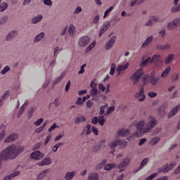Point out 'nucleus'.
I'll list each match as a JSON object with an SVG mask.
<instances>
[{"label":"nucleus","mask_w":180,"mask_h":180,"mask_svg":"<svg viewBox=\"0 0 180 180\" xmlns=\"http://www.w3.org/2000/svg\"><path fill=\"white\" fill-rule=\"evenodd\" d=\"M180 11V5L176 6L172 8V12H179Z\"/></svg>","instance_id":"obj_58"},{"label":"nucleus","mask_w":180,"mask_h":180,"mask_svg":"<svg viewBox=\"0 0 180 180\" xmlns=\"http://www.w3.org/2000/svg\"><path fill=\"white\" fill-rule=\"evenodd\" d=\"M171 46L169 44H166L165 45H158L157 46L158 50H168Z\"/></svg>","instance_id":"obj_36"},{"label":"nucleus","mask_w":180,"mask_h":180,"mask_svg":"<svg viewBox=\"0 0 180 180\" xmlns=\"http://www.w3.org/2000/svg\"><path fill=\"white\" fill-rule=\"evenodd\" d=\"M44 33L41 32L38 35L36 36V37L34 39V41H35V43H37V41H40V40H41V39H44Z\"/></svg>","instance_id":"obj_34"},{"label":"nucleus","mask_w":180,"mask_h":180,"mask_svg":"<svg viewBox=\"0 0 180 180\" xmlns=\"http://www.w3.org/2000/svg\"><path fill=\"white\" fill-rule=\"evenodd\" d=\"M115 70H116V65H115V63H112L110 70V75H113L115 74Z\"/></svg>","instance_id":"obj_47"},{"label":"nucleus","mask_w":180,"mask_h":180,"mask_svg":"<svg viewBox=\"0 0 180 180\" xmlns=\"http://www.w3.org/2000/svg\"><path fill=\"white\" fill-rule=\"evenodd\" d=\"M16 36H18V32L12 31L6 37V40H8V41L13 40V39H15V37H16Z\"/></svg>","instance_id":"obj_20"},{"label":"nucleus","mask_w":180,"mask_h":180,"mask_svg":"<svg viewBox=\"0 0 180 180\" xmlns=\"http://www.w3.org/2000/svg\"><path fill=\"white\" fill-rule=\"evenodd\" d=\"M107 29H109V24L108 25H104L101 27L100 32H99V37L102 36L106 32Z\"/></svg>","instance_id":"obj_28"},{"label":"nucleus","mask_w":180,"mask_h":180,"mask_svg":"<svg viewBox=\"0 0 180 180\" xmlns=\"http://www.w3.org/2000/svg\"><path fill=\"white\" fill-rule=\"evenodd\" d=\"M11 70V68L8 66H6L1 72V74H6L8 71Z\"/></svg>","instance_id":"obj_54"},{"label":"nucleus","mask_w":180,"mask_h":180,"mask_svg":"<svg viewBox=\"0 0 180 180\" xmlns=\"http://www.w3.org/2000/svg\"><path fill=\"white\" fill-rule=\"evenodd\" d=\"M68 32L70 36H74L75 34V27L74 25H70Z\"/></svg>","instance_id":"obj_41"},{"label":"nucleus","mask_w":180,"mask_h":180,"mask_svg":"<svg viewBox=\"0 0 180 180\" xmlns=\"http://www.w3.org/2000/svg\"><path fill=\"white\" fill-rule=\"evenodd\" d=\"M8 8V4L6 3H1L0 4V12H4Z\"/></svg>","instance_id":"obj_46"},{"label":"nucleus","mask_w":180,"mask_h":180,"mask_svg":"<svg viewBox=\"0 0 180 180\" xmlns=\"http://www.w3.org/2000/svg\"><path fill=\"white\" fill-rule=\"evenodd\" d=\"M148 95L150 98H155V96H157V93L151 91L149 92Z\"/></svg>","instance_id":"obj_62"},{"label":"nucleus","mask_w":180,"mask_h":180,"mask_svg":"<svg viewBox=\"0 0 180 180\" xmlns=\"http://www.w3.org/2000/svg\"><path fill=\"white\" fill-rule=\"evenodd\" d=\"M8 20V17L7 16H4L1 18L0 20V23L1 25H3V23H5Z\"/></svg>","instance_id":"obj_60"},{"label":"nucleus","mask_w":180,"mask_h":180,"mask_svg":"<svg viewBox=\"0 0 180 180\" xmlns=\"http://www.w3.org/2000/svg\"><path fill=\"white\" fill-rule=\"evenodd\" d=\"M130 159L129 158H124L122 162L117 166V169H120V172H123L124 168L129 165Z\"/></svg>","instance_id":"obj_8"},{"label":"nucleus","mask_w":180,"mask_h":180,"mask_svg":"<svg viewBox=\"0 0 180 180\" xmlns=\"http://www.w3.org/2000/svg\"><path fill=\"white\" fill-rule=\"evenodd\" d=\"M15 140H18V134H11L4 140V143H12Z\"/></svg>","instance_id":"obj_14"},{"label":"nucleus","mask_w":180,"mask_h":180,"mask_svg":"<svg viewBox=\"0 0 180 180\" xmlns=\"http://www.w3.org/2000/svg\"><path fill=\"white\" fill-rule=\"evenodd\" d=\"M117 146H120V147L123 148L127 146V142L123 140H117L111 143L110 144V150H112L111 154H115V148L117 147Z\"/></svg>","instance_id":"obj_3"},{"label":"nucleus","mask_w":180,"mask_h":180,"mask_svg":"<svg viewBox=\"0 0 180 180\" xmlns=\"http://www.w3.org/2000/svg\"><path fill=\"white\" fill-rule=\"evenodd\" d=\"M86 134H91V125L90 124H87L86 127Z\"/></svg>","instance_id":"obj_61"},{"label":"nucleus","mask_w":180,"mask_h":180,"mask_svg":"<svg viewBox=\"0 0 180 180\" xmlns=\"http://www.w3.org/2000/svg\"><path fill=\"white\" fill-rule=\"evenodd\" d=\"M95 44H96V41H94L86 49V52L89 53L91 51V49H94L95 47Z\"/></svg>","instance_id":"obj_43"},{"label":"nucleus","mask_w":180,"mask_h":180,"mask_svg":"<svg viewBox=\"0 0 180 180\" xmlns=\"http://www.w3.org/2000/svg\"><path fill=\"white\" fill-rule=\"evenodd\" d=\"M24 150L23 146H17L15 145L10 146L6 149H4L1 153H0V167L1 166L2 162L1 160H13V158H16L18 157V154H20Z\"/></svg>","instance_id":"obj_1"},{"label":"nucleus","mask_w":180,"mask_h":180,"mask_svg":"<svg viewBox=\"0 0 180 180\" xmlns=\"http://www.w3.org/2000/svg\"><path fill=\"white\" fill-rule=\"evenodd\" d=\"M26 106H27V104L26 103H25L22 107L20 108L19 112L17 114V117H20V116H22V113L23 112H25V108H26Z\"/></svg>","instance_id":"obj_33"},{"label":"nucleus","mask_w":180,"mask_h":180,"mask_svg":"<svg viewBox=\"0 0 180 180\" xmlns=\"http://www.w3.org/2000/svg\"><path fill=\"white\" fill-rule=\"evenodd\" d=\"M176 165V163L175 162L171 163L169 165H166L165 166H163L161 169H158L159 172H164L165 174L170 171V169H172Z\"/></svg>","instance_id":"obj_9"},{"label":"nucleus","mask_w":180,"mask_h":180,"mask_svg":"<svg viewBox=\"0 0 180 180\" xmlns=\"http://www.w3.org/2000/svg\"><path fill=\"white\" fill-rule=\"evenodd\" d=\"M153 41V36L148 37L147 39L144 41V43L142 44V47H146V46H148L150 43Z\"/></svg>","instance_id":"obj_35"},{"label":"nucleus","mask_w":180,"mask_h":180,"mask_svg":"<svg viewBox=\"0 0 180 180\" xmlns=\"http://www.w3.org/2000/svg\"><path fill=\"white\" fill-rule=\"evenodd\" d=\"M180 109V105H176L173 109L169 112L167 117L168 119H171V117H174L175 115H176V112Z\"/></svg>","instance_id":"obj_13"},{"label":"nucleus","mask_w":180,"mask_h":180,"mask_svg":"<svg viewBox=\"0 0 180 180\" xmlns=\"http://www.w3.org/2000/svg\"><path fill=\"white\" fill-rule=\"evenodd\" d=\"M106 164V160H103L101 163H100L99 165H98L96 166V169H101V168H103V166Z\"/></svg>","instance_id":"obj_50"},{"label":"nucleus","mask_w":180,"mask_h":180,"mask_svg":"<svg viewBox=\"0 0 180 180\" xmlns=\"http://www.w3.org/2000/svg\"><path fill=\"white\" fill-rule=\"evenodd\" d=\"M160 60H161V56L159 55H155L152 58L151 57H148L146 60H142L143 67H146V64H154L155 63H159Z\"/></svg>","instance_id":"obj_4"},{"label":"nucleus","mask_w":180,"mask_h":180,"mask_svg":"<svg viewBox=\"0 0 180 180\" xmlns=\"http://www.w3.org/2000/svg\"><path fill=\"white\" fill-rule=\"evenodd\" d=\"M77 105H82L84 103V101H82V98L81 97H79L76 101Z\"/></svg>","instance_id":"obj_64"},{"label":"nucleus","mask_w":180,"mask_h":180,"mask_svg":"<svg viewBox=\"0 0 180 180\" xmlns=\"http://www.w3.org/2000/svg\"><path fill=\"white\" fill-rule=\"evenodd\" d=\"M75 176V172H68L65 176V179L66 180H71L72 178Z\"/></svg>","instance_id":"obj_27"},{"label":"nucleus","mask_w":180,"mask_h":180,"mask_svg":"<svg viewBox=\"0 0 180 180\" xmlns=\"http://www.w3.org/2000/svg\"><path fill=\"white\" fill-rule=\"evenodd\" d=\"M178 25H180V19L176 18L173 22H170L168 23V29L169 30H172V29H175Z\"/></svg>","instance_id":"obj_11"},{"label":"nucleus","mask_w":180,"mask_h":180,"mask_svg":"<svg viewBox=\"0 0 180 180\" xmlns=\"http://www.w3.org/2000/svg\"><path fill=\"white\" fill-rule=\"evenodd\" d=\"M143 1H144V0H142V1H137V0H134V1H132L131 2L130 5H131V6H135L136 4H137V5H139V4H141V2H143Z\"/></svg>","instance_id":"obj_56"},{"label":"nucleus","mask_w":180,"mask_h":180,"mask_svg":"<svg viewBox=\"0 0 180 180\" xmlns=\"http://www.w3.org/2000/svg\"><path fill=\"white\" fill-rule=\"evenodd\" d=\"M42 18H43V15H39L32 20V23H39V22H40V20H41Z\"/></svg>","instance_id":"obj_39"},{"label":"nucleus","mask_w":180,"mask_h":180,"mask_svg":"<svg viewBox=\"0 0 180 180\" xmlns=\"http://www.w3.org/2000/svg\"><path fill=\"white\" fill-rule=\"evenodd\" d=\"M105 122H106V120L103 118V115L100 116L98 118V117H94L91 120L93 124H98V123H99L100 126H103Z\"/></svg>","instance_id":"obj_7"},{"label":"nucleus","mask_w":180,"mask_h":180,"mask_svg":"<svg viewBox=\"0 0 180 180\" xmlns=\"http://www.w3.org/2000/svg\"><path fill=\"white\" fill-rule=\"evenodd\" d=\"M47 126V122H44L43 125L35 129V133H40Z\"/></svg>","instance_id":"obj_45"},{"label":"nucleus","mask_w":180,"mask_h":180,"mask_svg":"<svg viewBox=\"0 0 180 180\" xmlns=\"http://www.w3.org/2000/svg\"><path fill=\"white\" fill-rule=\"evenodd\" d=\"M153 21L158 22H162V20H161V18H160V17L152 16L150 18V20H149L146 23V26H151L153 25Z\"/></svg>","instance_id":"obj_16"},{"label":"nucleus","mask_w":180,"mask_h":180,"mask_svg":"<svg viewBox=\"0 0 180 180\" xmlns=\"http://www.w3.org/2000/svg\"><path fill=\"white\" fill-rule=\"evenodd\" d=\"M84 122H86V117L82 116V117H77L75 121V123L76 124H78L79 123H84Z\"/></svg>","instance_id":"obj_25"},{"label":"nucleus","mask_w":180,"mask_h":180,"mask_svg":"<svg viewBox=\"0 0 180 180\" xmlns=\"http://www.w3.org/2000/svg\"><path fill=\"white\" fill-rule=\"evenodd\" d=\"M98 94V89H96V88H92V89L91 90V95L92 96H95V95H96Z\"/></svg>","instance_id":"obj_55"},{"label":"nucleus","mask_w":180,"mask_h":180,"mask_svg":"<svg viewBox=\"0 0 180 180\" xmlns=\"http://www.w3.org/2000/svg\"><path fill=\"white\" fill-rule=\"evenodd\" d=\"M44 155L40 151L37 150L31 154L30 158H32V160H41Z\"/></svg>","instance_id":"obj_10"},{"label":"nucleus","mask_w":180,"mask_h":180,"mask_svg":"<svg viewBox=\"0 0 180 180\" xmlns=\"http://www.w3.org/2000/svg\"><path fill=\"white\" fill-rule=\"evenodd\" d=\"M116 41V37H112L110 38L109 41H108L105 44V50H110L112 49V46L115 44V42Z\"/></svg>","instance_id":"obj_12"},{"label":"nucleus","mask_w":180,"mask_h":180,"mask_svg":"<svg viewBox=\"0 0 180 180\" xmlns=\"http://www.w3.org/2000/svg\"><path fill=\"white\" fill-rule=\"evenodd\" d=\"M65 72H63L61 73V75L59 76V77H58L57 79H54L53 82V85H56V84H58V82H60V81H61V79H63V78H64V77H65Z\"/></svg>","instance_id":"obj_23"},{"label":"nucleus","mask_w":180,"mask_h":180,"mask_svg":"<svg viewBox=\"0 0 180 180\" xmlns=\"http://www.w3.org/2000/svg\"><path fill=\"white\" fill-rule=\"evenodd\" d=\"M118 134L121 137H126V136H129V129H121L118 131Z\"/></svg>","instance_id":"obj_21"},{"label":"nucleus","mask_w":180,"mask_h":180,"mask_svg":"<svg viewBox=\"0 0 180 180\" xmlns=\"http://www.w3.org/2000/svg\"><path fill=\"white\" fill-rule=\"evenodd\" d=\"M108 104H105V105H102L100 108V115H103L105 113V109H107Z\"/></svg>","instance_id":"obj_51"},{"label":"nucleus","mask_w":180,"mask_h":180,"mask_svg":"<svg viewBox=\"0 0 180 180\" xmlns=\"http://www.w3.org/2000/svg\"><path fill=\"white\" fill-rule=\"evenodd\" d=\"M129 63H127L125 65H120L119 66H117L116 71L118 72V75H120V72H122V71H124V70L129 68Z\"/></svg>","instance_id":"obj_17"},{"label":"nucleus","mask_w":180,"mask_h":180,"mask_svg":"<svg viewBox=\"0 0 180 180\" xmlns=\"http://www.w3.org/2000/svg\"><path fill=\"white\" fill-rule=\"evenodd\" d=\"M98 89L102 91V92H105V91H106V87H105L102 83L98 84Z\"/></svg>","instance_id":"obj_57"},{"label":"nucleus","mask_w":180,"mask_h":180,"mask_svg":"<svg viewBox=\"0 0 180 180\" xmlns=\"http://www.w3.org/2000/svg\"><path fill=\"white\" fill-rule=\"evenodd\" d=\"M144 75V72H143V69H139L136 70L131 76V79L134 81V84L139 83V79L141 78Z\"/></svg>","instance_id":"obj_5"},{"label":"nucleus","mask_w":180,"mask_h":180,"mask_svg":"<svg viewBox=\"0 0 180 180\" xmlns=\"http://www.w3.org/2000/svg\"><path fill=\"white\" fill-rule=\"evenodd\" d=\"M91 40V38L88 36H84L81 37L78 41V45L79 47H86V46H88V44L89 43Z\"/></svg>","instance_id":"obj_6"},{"label":"nucleus","mask_w":180,"mask_h":180,"mask_svg":"<svg viewBox=\"0 0 180 180\" xmlns=\"http://www.w3.org/2000/svg\"><path fill=\"white\" fill-rule=\"evenodd\" d=\"M50 140H51V134H49L44 143V146H47V144H49V141H50Z\"/></svg>","instance_id":"obj_53"},{"label":"nucleus","mask_w":180,"mask_h":180,"mask_svg":"<svg viewBox=\"0 0 180 180\" xmlns=\"http://www.w3.org/2000/svg\"><path fill=\"white\" fill-rule=\"evenodd\" d=\"M26 106H27V104L26 103H25L22 107L20 108L19 112L17 114V117H20V116H22V113L23 112H25V108H26Z\"/></svg>","instance_id":"obj_32"},{"label":"nucleus","mask_w":180,"mask_h":180,"mask_svg":"<svg viewBox=\"0 0 180 180\" xmlns=\"http://www.w3.org/2000/svg\"><path fill=\"white\" fill-rule=\"evenodd\" d=\"M41 123H43V118H40V119L37 120V121L34 122V124L35 126H40Z\"/></svg>","instance_id":"obj_59"},{"label":"nucleus","mask_w":180,"mask_h":180,"mask_svg":"<svg viewBox=\"0 0 180 180\" xmlns=\"http://www.w3.org/2000/svg\"><path fill=\"white\" fill-rule=\"evenodd\" d=\"M19 174H20V172L17 171L11 174L4 177V180H11V179H12V178H15V176H18V175H19Z\"/></svg>","instance_id":"obj_26"},{"label":"nucleus","mask_w":180,"mask_h":180,"mask_svg":"<svg viewBox=\"0 0 180 180\" xmlns=\"http://www.w3.org/2000/svg\"><path fill=\"white\" fill-rule=\"evenodd\" d=\"M99 179V176L98 173H93L89 175L88 180H98Z\"/></svg>","instance_id":"obj_29"},{"label":"nucleus","mask_w":180,"mask_h":180,"mask_svg":"<svg viewBox=\"0 0 180 180\" xmlns=\"http://www.w3.org/2000/svg\"><path fill=\"white\" fill-rule=\"evenodd\" d=\"M112 112H115V105H112V106L109 107L105 115H109V114L112 113Z\"/></svg>","instance_id":"obj_48"},{"label":"nucleus","mask_w":180,"mask_h":180,"mask_svg":"<svg viewBox=\"0 0 180 180\" xmlns=\"http://www.w3.org/2000/svg\"><path fill=\"white\" fill-rule=\"evenodd\" d=\"M49 169H46V170H44L42 171L39 175H38V177H37V180H41L43 179V178H44L46 176V174L49 172Z\"/></svg>","instance_id":"obj_30"},{"label":"nucleus","mask_w":180,"mask_h":180,"mask_svg":"<svg viewBox=\"0 0 180 180\" xmlns=\"http://www.w3.org/2000/svg\"><path fill=\"white\" fill-rule=\"evenodd\" d=\"M160 137H155L150 140V144H151V146H155V144L160 141Z\"/></svg>","instance_id":"obj_42"},{"label":"nucleus","mask_w":180,"mask_h":180,"mask_svg":"<svg viewBox=\"0 0 180 180\" xmlns=\"http://www.w3.org/2000/svg\"><path fill=\"white\" fill-rule=\"evenodd\" d=\"M87 108H91L92 106H94V103H92V101L89 100L86 103Z\"/></svg>","instance_id":"obj_63"},{"label":"nucleus","mask_w":180,"mask_h":180,"mask_svg":"<svg viewBox=\"0 0 180 180\" xmlns=\"http://www.w3.org/2000/svg\"><path fill=\"white\" fill-rule=\"evenodd\" d=\"M165 108H167V104H164L159 108L158 113L160 115V116H162V115L165 113Z\"/></svg>","instance_id":"obj_38"},{"label":"nucleus","mask_w":180,"mask_h":180,"mask_svg":"<svg viewBox=\"0 0 180 180\" xmlns=\"http://www.w3.org/2000/svg\"><path fill=\"white\" fill-rule=\"evenodd\" d=\"M113 168H116L115 163L106 164L104 167L105 171H110V169H113Z\"/></svg>","instance_id":"obj_24"},{"label":"nucleus","mask_w":180,"mask_h":180,"mask_svg":"<svg viewBox=\"0 0 180 180\" xmlns=\"http://www.w3.org/2000/svg\"><path fill=\"white\" fill-rule=\"evenodd\" d=\"M175 58V56L174 54H169L168 56L165 59V64H170L171 61Z\"/></svg>","instance_id":"obj_22"},{"label":"nucleus","mask_w":180,"mask_h":180,"mask_svg":"<svg viewBox=\"0 0 180 180\" xmlns=\"http://www.w3.org/2000/svg\"><path fill=\"white\" fill-rule=\"evenodd\" d=\"M158 81H160V76L155 77L154 73H151L150 83L152 85H155V84H157V82H158Z\"/></svg>","instance_id":"obj_18"},{"label":"nucleus","mask_w":180,"mask_h":180,"mask_svg":"<svg viewBox=\"0 0 180 180\" xmlns=\"http://www.w3.org/2000/svg\"><path fill=\"white\" fill-rule=\"evenodd\" d=\"M101 147H105V140L101 141L98 146L94 147V151H99Z\"/></svg>","instance_id":"obj_40"},{"label":"nucleus","mask_w":180,"mask_h":180,"mask_svg":"<svg viewBox=\"0 0 180 180\" xmlns=\"http://www.w3.org/2000/svg\"><path fill=\"white\" fill-rule=\"evenodd\" d=\"M158 175V173H153L150 174L149 176L146 178V180H153L154 178H155Z\"/></svg>","instance_id":"obj_52"},{"label":"nucleus","mask_w":180,"mask_h":180,"mask_svg":"<svg viewBox=\"0 0 180 180\" xmlns=\"http://www.w3.org/2000/svg\"><path fill=\"white\" fill-rule=\"evenodd\" d=\"M169 71H171V67L167 68L162 73V75L160 76L161 78H165V77H167L168 74H169Z\"/></svg>","instance_id":"obj_37"},{"label":"nucleus","mask_w":180,"mask_h":180,"mask_svg":"<svg viewBox=\"0 0 180 180\" xmlns=\"http://www.w3.org/2000/svg\"><path fill=\"white\" fill-rule=\"evenodd\" d=\"M63 146V143H56L54 146L52 148V150L53 153H57V150H58V148L61 147Z\"/></svg>","instance_id":"obj_44"},{"label":"nucleus","mask_w":180,"mask_h":180,"mask_svg":"<svg viewBox=\"0 0 180 180\" xmlns=\"http://www.w3.org/2000/svg\"><path fill=\"white\" fill-rule=\"evenodd\" d=\"M157 125V121L154 117H149L148 122L146 125L144 126V121H141L138 122L136 125V128L137 129V131L135 133V136H137L138 137L141 136L144 133H148L151 129L153 127H155Z\"/></svg>","instance_id":"obj_2"},{"label":"nucleus","mask_w":180,"mask_h":180,"mask_svg":"<svg viewBox=\"0 0 180 180\" xmlns=\"http://www.w3.org/2000/svg\"><path fill=\"white\" fill-rule=\"evenodd\" d=\"M147 162H148V158H145L144 160H142L139 169L138 170L134 171V173L136 174V172L140 171V169H141L143 168V167H144V165H146V164H147Z\"/></svg>","instance_id":"obj_31"},{"label":"nucleus","mask_w":180,"mask_h":180,"mask_svg":"<svg viewBox=\"0 0 180 180\" xmlns=\"http://www.w3.org/2000/svg\"><path fill=\"white\" fill-rule=\"evenodd\" d=\"M142 96V97H141ZM136 98H141L139 99V102H143L146 99V95H144V88H141L140 91L135 95Z\"/></svg>","instance_id":"obj_15"},{"label":"nucleus","mask_w":180,"mask_h":180,"mask_svg":"<svg viewBox=\"0 0 180 180\" xmlns=\"http://www.w3.org/2000/svg\"><path fill=\"white\" fill-rule=\"evenodd\" d=\"M51 164V159L49 158H45L42 162H39V167H44V165H50Z\"/></svg>","instance_id":"obj_19"},{"label":"nucleus","mask_w":180,"mask_h":180,"mask_svg":"<svg viewBox=\"0 0 180 180\" xmlns=\"http://www.w3.org/2000/svg\"><path fill=\"white\" fill-rule=\"evenodd\" d=\"M112 11H113V6H110L108 9H107L105 11L104 15H103L104 19L105 18H106V16H108V15H109V13H110V12H112Z\"/></svg>","instance_id":"obj_49"}]
</instances>
